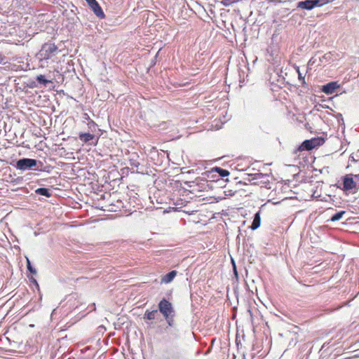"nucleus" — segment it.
Returning <instances> with one entry per match:
<instances>
[{
  "instance_id": "obj_1",
  "label": "nucleus",
  "mask_w": 359,
  "mask_h": 359,
  "mask_svg": "<svg viewBox=\"0 0 359 359\" xmlns=\"http://www.w3.org/2000/svg\"><path fill=\"white\" fill-rule=\"evenodd\" d=\"M342 183L338 186L346 194H356L359 190V174H346L342 177Z\"/></svg>"
},
{
  "instance_id": "obj_2",
  "label": "nucleus",
  "mask_w": 359,
  "mask_h": 359,
  "mask_svg": "<svg viewBox=\"0 0 359 359\" xmlns=\"http://www.w3.org/2000/svg\"><path fill=\"white\" fill-rule=\"evenodd\" d=\"M248 178H245L248 182L255 181L253 182L254 184L261 185L262 187L267 189H271L270 182L269 180V175L267 174H263L262 172H256L247 174Z\"/></svg>"
},
{
  "instance_id": "obj_3",
  "label": "nucleus",
  "mask_w": 359,
  "mask_h": 359,
  "mask_svg": "<svg viewBox=\"0 0 359 359\" xmlns=\"http://www.w3.org/2000/svg\"><path fill=\"white\" fill-rule=\"evenodd\" d=\"M38 161L34 158H23L18 160L16 161V163L15 165V167L17 170H21V171H25V170H40L38 168H35V167L37 165Z\"/></svg>"
},
{
  "instance_id": "obj_4",
  "label": "nucleus",
  "mask_w": 359,
  "mask_h": 359,
  "mask_svg": "<svg viewBox=\"0 0 359 359\" xmlns=\"http://www.w3.org/2000/svg\"><path fill=\"white\" fill-rule=\"evenodd\" d=\"M332 1L333 0H305L297 2V8L311 11L316 7H320Z\"/></svg>"
},
{
  "instance_id": "obj_5",
  "label": "nucleus",
  "mask_w": 359,
  "mask_h": 359,
  "mask_svg": "<svg viewBox=\"0 0 359 359\" xmlns=\"http://www.w3.org/2000/svg\"><path fill=\"white\" fill-rule=\"evenodd\" d=\"M57 47L55 43H46L42 46L39 51V55L42 60H48L57 52Z\"/></svg>"
},
{
  "instance_id": "obj_6",
  "label": "nucleus",
  "mask_w": 359,
  "mask_h": 359,
  "mask_svg": "<svg viewBox=\"0 0 359 359\" xmlns=\"http://www.w3.org/2000/svg\"><path fill=\"white\" fill-rule=\"evenodd\" d=\"M158 308L159 312L163 315V317H168V316L175 314L172 304L165 298L159 302Z\"/></svg>"
},
{
  "instance_id": "obj_7",
  "label": "nucleus",
  "mask_w": 359,
  "mask_h": 359,
  "mask_svg": "<svg viewBox=\"0 0 359 359\" xmlns=\"http://www.w3.org/2000/svg\"><path fill=\"white\" fill-rule=\"evenodd\" d=\"M217 172L218 173V177H227L229 175L230 172L227 170H225V169H223L222 168H219V167H215L214 168H212L211 170V171L210 172H205L204 173L202 174V175L203 176V178L201 180V181H203L205 183H208V181L207 180H205L203 179L205 178V176L207 177H209V175L210 174L212 173V172Z\"/></svg>"
},
{
  "instance_id": "obj_8",
  "label": "nucleus",
  "mask_w": 359,
  "mask_h": 359,
  "mask_svg": "<svg viewBox=\"0 0 359 359\" xmlns=\"http://www.w3.org/2000/svg\"><path fill=\"white\" fill-rule=\"evenodd\" d=\"M139 160L140 156L137 153L134 152L129 155V165H130L133 172H140L139 166L140 165V163Z\"/></svg>"
},
{
  "instance_id": "obj_9",
  "label": "nucleus",
  "mask_w": 359,
  "mask_h": 359,
  "mask_svg": "<svg viewBox=\"0 0 359 359\" xmlns=\"http://www.w3.org/2000/svg\"><path fill=\"white\" fill-rule=\"evenodd\" d=\"M89 7L93 11L94 14L99 18L103 19L105 17V15L98 4V2L95 0L92 4H89Z\"/></svg>"
},
{
  "instance_id": "obj_10",
  "label": "nucleus",
  "mask_w": 359,
  "mask_h": 359,
  "mask_svg": "<svg viewBox=\"0 0 359 359\" xmlns=\"http://www.w3.org/2000/svg\"><path fill=\"white\" fill-rule=\"evenodd\" d=\"M339 87V85L337 83V82L332 81L323 86L322 91L327 95H332Z\"/></svg>"
},
{
  "instance_id": "obj_11",
  "label": "nucleus",
  "mask_w": 359,
  "mask_h": 359,
  "mask_svg": "<svg viewBox=\"0 0 359 359\" xmlns=\"http://www.w3.org/2000/svg\"><path fill=\"white\" fill-rule=\"evenodd\" d=\"M177 272L176 271H171L165 276H163L161 278V283H169L173 280L175 277L176 276Z\"/></svg>"
},
{
  "instance_id": "obj_12",
  "label": "nucleus",
  "mask_w": 359,
  "mask_h": 359,
  "mask_svg": "<svg viewBox=\"0 0 359 359\" xmlns=\"http://www.w3.org/2000/svg\"><path fill=\"white\" fill-rule=\"evenodd\" d=\"M313 149V146L311 144V142L309 140H304L301 145L299 146L297 150L299 151H310Z\"/></svg>"
},
{
  "instance_id": "obj_13",
  "label": "nucleus",
  "mask_w": 359,
  "mask_h": 359,
  "mask_svg": "<svg viewBox=\"0 0 359 359\" xmlns=\"http://www.w3.org/2000/svg\"><path fill=\"white\" fill-rule=\"evenodd\" d=\"M79 137L83 143H88L95 138V135L88 133H81L79 135Z\"/></svg>"
},
{
  "instance_id": "obj_14",
  "label": "nucleus",
  "mask_w": 359,
  "mask_h": 359,
  "mask_svg": "<svg viewBox=\"0 0 359 359\" xmlns=\"http://www.w3.org/2000/svg\"><path fill=\"white\" fill-rule=\"evenodd\" d=\"M157 315H158L157 309H154L152 311H149L147 309V310H146V311L144 314L143 318L144 320L147 319L149 320H154L156 318Z\"/></svg>"
},
{
  "instance_id": "obj_15",
  "label": "nucleus",
  "mask_w": 359,
  "mask_h": 359,
  "mask_svg": "<svg viewBox=\"0 0 359 359\" xmlns=\"http://www.w3.org/2000/svg\"><path fill=\"white\" fill-rule=\"evenodd\" d=\"M260 224H261V218H260L259 212H258L254 216V219H253V222L251 225V229L252 230H255V229H258L260 226Z\"/></svg>"
},
{
  "instance_id": "obj_16",
  "label": "nucleus",
  "mask_w": 359,
  "mask_h": 359,
  "mask_svg": "<svg viewBox=\"0 0 359 359\" xmlns=\"http://www.w3.org/2000/svg\"><path fill=\"white\" fill-rule=\"evenodd\" d=\"M35 192L37 194H39V195H41V196H44L47 198H49L51 196L52 194L51 192L50 191V190L47 188H39L37 189Z\"/></svg>"
},
{
  "instance_id": "obj_17",
  "label": "nucleus",
  "mask_w": 359,
  "mask_h": 359,
  "mask_svg": "<svg viewBox=\"0 0 359 359\" xmlns=\"http://www.w3.org/2000/svg\"><path fill=\"white\" fill-rule=\"evenodd\" d=\"M311 142V144L313 146V149L316 147L322 145L325 140L323 137L312 138L309 140Z\"/></svg>"
},
{
  "instance_id": "obj_18",
  "label": "nucleus",
  "mask_w": 359,
  "mask_h": 359,
  "mask_svg": "<svg viewBox=\"0 0 359 359\" xmlns=\"http://www.w3.org/2000/svg\"><path fill=\"white\" fill-rule=\"evenodd\" d=\"M38 83L43 86H46L48 83H50V81L46 79L44 75H38L36 78Z\"/></svg>"
},
{
  "instance_id": "obj_19",
  "label": "nucleus",
  "mask_w": 359,
  "mask_h": 359,
  "mask_svg": "<svg viewBox=\"0 0 359 359\" xmlns=\"http://www.w3.org/2000/svg\"><path fill=\"white\" fill-rule=\"evenodd\" d=\"M346 212L344 210L339 211L338 212H336L334 214L332 217L330 218V221L332 222H336L341 219L344 214H346Z\"/></svg>"
},
{
  "instance_id": "obj_20",
  "label": "nucleus",
  "mask_w": 359,
  "mask_h": 359,
  "mask_svg": "<svg viewBox=\"0 0 359 359\" xmlns=\"http://www.w3.org/2000/svg\"><path fill=\"white\" fill-rule=\"evenodd\" d=\"M175 316V314H173V315L168 316V317H164V318L168 324V327H173L174 324H175V319H174Z\"/></svg>"
},
{
  "instance_id": "obj_21",
  "label": "nucleus",
  "mask_w": 359,
  "mask_h": 359,
  "mask_svg": "<svg viewBox=\"0 0 359 359\" xmlns=\"http://www.w3.org/2000/svg\"><path fill=\"white\" fill-rule=\"evenodd\" d=\"M170 334L172 339H179L180 338V333L179 330L174 328L170 331Z\"/></svg>"
},
{
  "instance_id": "obj_22",
  "label": "nucleus",
  "mask_w": 359,
  "mask_h": 359,
  "mask_svg": "<svg viewBox=\"0 0 359 359\" xmlns=\"http://www.w3.org/2000/svg\"><path fill=\"white\" fill-rule=\"evenodd\" d=\"M27 266L29 271L32 273L35 274L36 273V269L31 265L30 261L27 258Z\"/></svg>"
},
{
  "instance_id": "obj_23",
  "label": "nucleus",
  "mask_w": 359,
  "mask_h": 359,
  "mask_svg": "<svg viewBox=\"0 0 359 359\" xmlns=\"http://www.w3.org/2000/svg\"><path fill=\"white\" fill-rule=\"evenodd\" d=\"M88 126L92 131H95L97 125L93 120H90L88 123Z\"/></svg>"
},
{
  "instance_id": "obj_24",
  "label": "nucleus",
  "mask_w": 359,
  "mask_h": 359,
  "mask_svg": "<svg viewBox=\"0 0 359 359\" xmlns=\"http://www.w3.org/2000/svg\"><path fill=\"white\" fill-rule=\"evenodd\" d=\"M8 62V58L1 53H0V64L5 65Z\"/></svg>"
},
{
  "instance_id": "obj_25",
  "label": "nucleus",
  "mask_w": 359,
  "mask_h": 359,
  "mask_svg": "<svg viewBox=\"0 0 359 359\" xmlns=\"http://www.w3.org/2000/svg\"><path fill=\"white\" fill-rule=\"evenodd\" d=\"M297 72H298V78L299 80L302 81L304 83V76H302L301 72H299V67L297 68Z\"/></svg>"
},
{
  "instance_id": "obj_26",
  "label": "nucleus",
  "mask_w": 359,
  "mask_h": 359,
  "mask_svg": "<svg viewBox=\"0 0 359 359\" xmlns=\"http://www.w3.org/2000/svg\"><path fill=\"white\" fill-rule=\"evenodd\" d=\"M232 263H233V273H234L236 276H238V272H237V270H236V264H235V262H234V261L233 259H232Z\"/></svg>"
},
{
  "instance_id": "obj_27",
  "label": "nucleus",
  "mask_w": 359,
  "mask_h": 359,
  "mask_svg": "<svg viewBox=\"0 0 359 359\" xmlns=\"http://www.w3.org/2000/svg\"><path fill=\"white\" fill-rule=\"evenodd\" d=\"M86 1H87L88 4L89 5V4H92L93 2H94L95 0H86Z\"/></svg>"
},
{
  "instance_id": "obj_28",
  "label": "nucleus",
  "mask_w": 359,
  "mask_h": 359,
  "mask_svg": "<svg viewBox=\"0 0 359 359\" xmlns=\"http://www.w3.org/2000/svg\"><path fill=\"white\" fill-rule=\"evenodd\" d=\"M98 329H99L100 330H105V328H104V326H100V327H98Z\"/></svg>"
},
{
  "instance_id": "obj_29",
  "label": "nucleus",
  "mask_w": 359,
  "mask_h": 359,
  "mask_svg": "<svg viewBox=\"0 0 359 359\" xmlns=\"http://www.w3.org/2000/svg\"><path fill=\"white\" fill-rule=\"evenodd\" d=\"M86 116H87L86 119L89 120V119H90V117L88 116V114H86Z\"/></svg>"
},
{
  "instance_id": "obj_30",
  "label": "nucleus",
  "mask_w": 359,
  "mask_h": 359,
  "mask_svg": "<svg viewBox=\"0 0 359 359\" xmlns=\"http://www.w3.org/2000/svg\"><path fill=\"white\" fill-rule=\"evenodd\" d=\"M93 309H95V304H93Z\"/></svg>"
},
{
  "instance_id": "obj_31",
  "label": "nucleus",
  "mask_w": 359,
  "mask_h": 359,
  "mask_svg": "<svg viewBox=\"0 0 359 359\" xmlns=\"http://www.w3.org/2000/svg\"><path fill=\"white\" fill-rule=\"evenodd\" d=\"M311 63V59L309 60V65H310Z\"/></svg>"
}]
</instances>
